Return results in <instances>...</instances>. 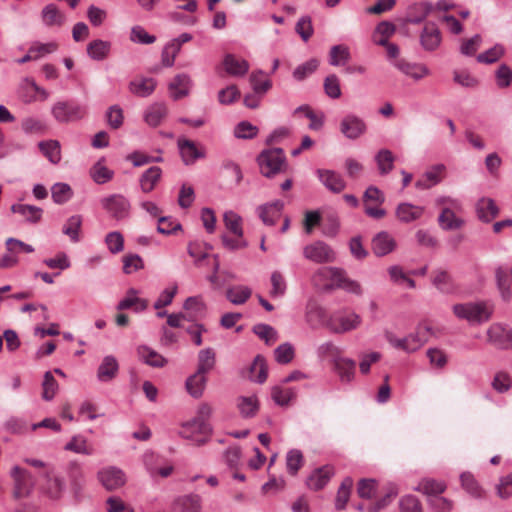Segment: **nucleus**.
<instances>
[{
	"label": "nucleus",
	"instance_id": "obj_53",
	"mask_svg": "<svg viewBox=\"0 0 512 512\" xmlns=\"http://www.w3.org/2000/svg\"><path fill=\"white\" fill-rule=\"evenodd\" d=\"M249 378L257 383H263L267 379V367L265 359L257 355L250 366Z\"/></svg>",
	"mask_w": 512,
	"mask_h": 512
},
{
	"label": "nucleus",
	"instance_id": "obj_56",
	"mask_svg": "<svg viewBox=\"0 0 512 512\" xmlns=\"http://www.w3.org/2000/svg\"><path fill=\"white\" fill-rule=\"evenodd\" d=\"M224 223L227 230H229L236 237L243 236L242 218L234 211H226L224 213Z\"/></svg>",
	"mask_w": 512,
	"mask_h": 512
},
{
	"label": "nucleus",
	"instance_id": "obj_8",
	"mask_svg": "<svg viewBox=\"0 0 512 512\" xmlns=\"http://www.w3.org/2000/svg\"><path fill=\"white\" fill-rule=\"evenodd\" d=\"M303 256L305 259L317 263L326 264L336 260V252L324 241L316 240L303 247Z\"/></svg>",
	"mask_w": 512,
	"mask_h": 512
},
{
	"label": "nucleus",
	"instance_id": "obj_23",
	"mask_svg": "<svg viewBox=\"0 0 512 512\" xmlns=\"http://www.w3.org/2000/svg\"><path fill=\"white\" fill-rule=\"evenodd\" d=\"M284 203L280 200L266 203L257 208V213L265 225L273 226L280 218Z\"/></svg>",
	"mask_w": 512,
	"mask_h": 512
},
{
	"label": "nucleus",
	"instance_id": "obj_60",
	"mask_svg": "<svg viewBox=\"0 0 512 512\" xmlns=\"http://www.w3.org/2000/svg\"><path fill=\"white\" fill-rule=\"evenodd\" d=\"M462 487L469 493L472 497L481 498L483 496V490L475 480L472 474L470 473H462L460 476Z\"/></svg>",
	"mask_w": 512,
	"mask_h": 512
},
{
	"label": "nucleus",
	"instance_id": "obj_9",
	"mask_svg": "<svg viewBox=\"0 0 512 512\" xmlns=\"http://www.w3.org/2000/svg\"><path fill=\"white\" fill-rule=\"evenodd\" d=\"M40 477L45 480L42 491L47 497L58 500L63 496L66 490V482L61 475L55 473L54 468L43 471Z\"/></svg>",
	"mask_w": 512,
	"mask_h": 512
},
{
	"label": "nucleus",
	"instance_id": "obj_36",
	"mask_svg": "<svg viewBox=\"0 0 512 512\" xmlns=\"http://www.w3.org/2000/svg\"><path fill=\"white\" fill-rule=\"evenodd\" d=\"M167 115V107L163 103H153L144 112L145 122L151 126H158Z\"/></svg>",
	"mask_w": 512,
	"mask_h": 512
},
{
	"label": "nucleus",
	"instance_id": "obj_18",
	"mask_svg": "<svg viewBox=\"0 0 512 512\" xmlns=\"http://www.w3.org/2000/svg\"><path fill=\"white\" fill-rule=\"evenodd\" d=\"M202 498L198 494H187L176 498L171 512H201Z\"/></svg>",
	"mask_w": 512,
	"mask_h": 512
},
{
	"label": "nucleus",
	"instance_id": "obj_2",
	"mask_svg": "<svg viewBox=\"0 0 512 512\" xmlns=\"http://www.w3.org/2000/svg\"><path fill=\"white\" fill-rule=\"evenodd\" d=\"M452 310L457 318L477 324L487 322L493 314L492 305L486 302L455 304Z\"/></svg>",
	"mask_w": 512,
	"mask_h": 512
},
{
	"label": "nucleus",
	"instance_id": "obj_34",
	"mask_svg": "<svg viewBox=\"0 0 512 512\" xmlns=\"http://www.w3.org/2000/svg\"><path fill=\"white\" fill-rule=\"evenodd\" d=\"M446 488L447 486L443 481H438L432 478H424L418 483L416 487H414V490L421 492L430 498L441 495L446 490Z\"/></svg>",
	"mask_w": 512,
	"mask_h": 512
},
{
	"label": "nucleus",
	"instance_id": "obj_26",
	"mask_svg": "<svg viewBox=\"0 0 512 512\" xmlns=\"http://www.w3.org/2000/svg\"><path fill=\"white\" fill-rule=\"evenodd\" d=\"M397 219L402 223H411L420 219L424 214V207L409 202L400 203L395 211Z\"/></svg>",
	"mask_w": 512,
	"mask_h": 512
},
{
	"label": "nucleus",
	"instance_id": "obj_5",
	"mask_svg": "<svg viewBox=\"0 0 512 512\" xmlns=\"http://www.w3.org/2000/svg\"><path fill=\"white\" fill-rule=\"evenodd\" d=\"M51 114L55 121L66 124L84 118L86 108L73 101H57L51 107Z\"/></svg>",
	"mask_w": 512,
	"mask_h": 512
},
{
	"label": "nucleus",
	"instance_id": "obj_38",
	"mask_svg": "<svg viewBox=\"0 0 512 512\" xmlns=\"http://www.w3.org/2000/svg\"><path fill=\"white\" fill-rule=\"evenodd\" d=\"M64 449L82 455H93L95 453L94 447L82 435L73 436L71 440L66 443Z\"/></svg>",
	"mask_w": 512,
	"mask_h": 512
},
{
	"label": "nucleus",
	"instance_id": "obj_40",
	"mask_svg": "<svg viewBox=\"0 0 512 512\" xmlns=\"http://www.w3.org/2000/svg\"><path fill=\"white\" fill-rule=\"evenodd\" d=\"M207 378L205 374L196 371L186 380V389L194 398H200L203 395Z\"/></svg>",
	"mask_w": 512,
	"mask_h": 512
},
{
	"label": "nucleus",
	"instance_id": "obj_52",
	"mask_svg": "<svg viewBox=\"0 0 512 512\" xmlns=\"http://www.w3.org/2000/svg\"><path fill=\"white\" fill-rule=\"evenodd\" d=\"M431 5L427 2H420L411 5L408 9V21L418 24L423 21L431 12Z\"/></svg>",
	"mask_w": 512,
	"mask_h": 512
},
{
	"label": "nucleus",
	"instance_id": "obj_57",
	"mask_svg": "<svg viewBox=\"0 0 512 512\" xmlns=\"http://www.w3.org/2000/svg\"><path fill=\"white\" fill-rule=\"evenodd\" d=\"M67 472L72 489L78 491L84 483V474L81 465L76 461H71L68 464Z\"/></svg>",
	"mask_w": 512,
	"mask_h": 512
},
{
	"label": "nucleus",
	"instance_id": "obj_63",
	"mask_svg": "<svg viewBox=\"0 0 512 512\" xmlns=\"http://www.w3.org/2000/svg\"><path fill=\"white\" fill-rule=\"evenodd\" d=\"M400 512H423L420 500L414 495H405L399 501Z\"/></svg>",
	"mask_w": 512,
	"mask_h": 512
},
{
	"label": "nucleus",
	"instance_id": "obj_6",
	"mask_svg": "<svg viewBox=\"0 0 512 512\" xmlns=\"http://www.w3.org/2000/svg\"><path fill=\"white\" fill-rule=\"evenodd\" d=\"M100 204L113 219L121 221L130 216L131 204L122 194H111L101 198Z\"/></svg>",
	"mask_w": 512,
	"mask_h": 512
},
{
	"label": "nucleus",
	"instance_id": "obj_59",
	"mask_svg": "<svg viewBox=\"0 0 512 512\" xmlns=\"http://www.w3.org/2000/svg\"><path fill=\"white\" fill-rule=\"evenodd\" d=\"M92 179L97 184H104L108 181H110L113 178V171L108 169L104 164L103 161H98L90 171Z\"/></svg>",
	"mask_w": 512,
	"mask_h": 512
},
{
	"label": "nucleus",
	"instance_id": "obj_45",
	"mask_svg": "<svg viewBox=\"0 0 512 512\" xmlns=\"http://www.w3.org/2000/svg\"><path fill=\"white\" fill-rule=\"evenodd\" d=\"M82 226V217L80 215H72L69 217L63 225L62 232L73 243L80 241V230Z\"/></svg>",
	"mask_w": 512,
	"mask_h": 512
},
{
	"label": "nucleus",
	"instance_id": "obj_50",
	"mask_svg": "<svg viewBox=\"0 0 512 512\" xmlns=\"http://www.w3.org/2000/svg\"><path fill=\"white\" fill-rule=\"evenodd\" d=\"M161 169L157 166L150 167L141 176L140 186L143 192H151L161 177Z\"/></svg>",
	"mask_w": 512,
	"mask_h": 512
},
{
	"label": "nucleus",
	"instance_id": "obj_4",
	"mask_svg": "<svg viewBox=\"0 0 512 512\" xmlns=\"http://www.w3.org/2000/svg\"><path fill=\"white\" fill-rule=\"evenodd\" d=\"M257 161L261 174L265 177H272L281 172L286 158L281 148H271L262 151Z\"/></svg>",
	"mask_w": 512,
	"mask_h": 512
},
{
	"label": "nucleus",
	"instance_id": "obj_41",
	"mask_svg": "<svg viewBox=\"0 0 512 512\" xmlns=\"http://www.w3.org/2000/svg\"><path fill=\"white\" fill-rule=\"evenodd\" d=\"M351 59V53L348 46L338 44L331 47L329 52V64L331 66H343Z\"/></svg>",
	"mask_w": 512,
	"mask_h": 512
},
{
	"label": "nucleus",
	"instance_id": "obj_11",
	"mask_svg": "<svg viewBox=\"0 0 512 512\" xmlns=\"http://www.w3.org/2000/svg\"><path fill=\"white\" fill-rule=\"evenodd\" d=\"M487 341L499 349L512 348V328L503 323H493L487 330Z\"/></svg>",
	"mask_w": 512,
	"mask_h": 512
},
{
	"label": "nucleus",
	"instance_id": "obj_20",
	"mask_svg": "<svg viewBox=\"0 0 512 512\" xmlns=\"http://www.w3.org/2000/svg\"><path fill=\"white\" fill-rule=\"evenodd\" d=\"M445 170L444 164L432 166L415 182V187L425 190L437 185L442 181Z\"/></svg>",
	"mask_w": 512,
	"mask_h": 512
},
{
	"label": "nucleus",
	"instance_id": "obj_49",
	"mask_svg": "<svg viewBox=\"0 0 512 512\" xmlns=\"http://www.w3.org/2000/svg\"><path fill=\"white\" fill-rule=\"evenodd\" d=\"M297 394L296 389L284 386H275L272 388L271 396L277 405L285 406L295 399Z\"/></svg>",
	"mask_w": 512,
	"mask_h": 512
},
{
	"label": "nucleus",
	"instance_id": "obj_43",
	"mask_svg": "<svg viewBox=\"0 0 512 512\" xmlns=\"http://www.w3.org/2000/svg\"><path fill=\"white\" fill-rule=\"evenodd\" d=\"M38 147L43 155L53 164L61 160V146L57 140H47L38 143Z\"/></svg>",
	"mask_w": 512,
	"mask_h": 512
},
{
	"label": "nucleus",
	"instance_id": "obj_28",
	"mask_svg": "<svg viewBox=\"0 0 512 512\" xmlns=\"http://www.w3.org/2000/svg\"><path fill=\"white\" fill-rule=\"evenodd\" d=\"M396 247L394 238L387 232L378 233L372 240V250L376 256H385Z\"/></svg>",
	"mask_w": 512,
	"mask_h": 512
},
{
	"label": "nucleus",
	"instance_id": "obj_32",
	"mask_svg": "<svg viewBox=\"0 0 512 512\" xmlns=\"http://www.w3.org/2000/svg\"><path fill=\"white\" fill-rule=\"evenodd\" d=\"M13 213L20 214L26 222L31 224L38 223L43 214V210L40 207L28 204H13L11 206Z\"/></svg>",
	"mask_w": 512,
	"mask_h": 512
},
{
	"label": "nucleus",
	"instance_id": "obj_27",
	"mask_svg": "<svg viewBox=\"0 0 512 512\" xmlns=\"http://www.w3.org/2000/svg\"><path fill=\"white\" fill-rule=\"evenodd\" d=\"M475 208L477 217L484 223L491 222L499 213V208L495 201L488 197L480 198Z\"/></svg>",
	"mask_w": 512,
	"mask_h": 512
},
{
	"label": "nucleus",
	"instance_id": "obj_7",
	"mask_svg": "<svg viewBox=\"0 0 512 512\" xmlns=\"http://www.w3.org/2000/svg\"><path fill=\"white\" fill-rule=\"evenodd\" d=\"M10 476L14 482L13 497L15 499L29 497L36 484L34 476L28 470L19 466L12 467Z\"/></svg>",
	"mask_w": 512,
	"mask_h": 512
},
{
	"label": "nucleus",
	"instance_id": "obj_1",
	"mask_svg": "<svg viewBox=\"0 0 512 512\" xmlns=\"http://www.w3.org/2000/svg\"><path fill=\"white\" fill-rule=\"evenodd\" d=\"M317 353L320 358L329 360L341 383H350L354 380L356 362L344 356L340 347L333 342H326L318 347Z\"/></svg>",
	"mask_w": 512,
	"mask_h": 512
},
{
	"label": "nucleus",
	"instance_id": "obj_61",
	"mask_svg": "<svg viewBox=\"0 0 512 512\" xmlns=\"http://www.w3.org/2000/svg\"><path fill=\"white\" fill-rule=\"evenodd\" d=\"M253 332L262 340L265 341L266 344L272 345L278 339L277 331L270 325L267 324H257L253 327Z\"/></svg>",
	"mask_w": 512,
	"mask_h": 512
},
{
	"label": "nucleus",
	"instance_id": "obj_10",
	"mask_svg": "<svg viewBox=\"0 0 512 512\" xmlns=\"http://www.w3.org/2000/svg\"><path fill=\"white\" fill-rule=\"evenodd\" d=\"M339 130L345 138L356 140L366 133L367 125L361 117L349 113L340 120Z\"/></svg>",
	"mask_w": 512,
	"mask_h": 512
},
{
	"label": "nucleus",
	"instance_id": "obj_62",
	"mask_svg": "<svg viewBox=\"0 0 512 512\" xmlns=\"http://www.w3.org/2000/svg\"><path fill=\"white\" fill-rule=\"evenodd\" d=\"M319 66V61L315 58H312L301 65L297 66L293 71V77L297 81H302L306 77L310 76L312 73L316 71Z\"/></svg>",
	"mask_w": 512,
	"mask_h": 512
},
{
	"label": "nucleus",
	"instance_id": "obj_17",
	"mask_svg": "<svg viewBox=\"0 0 512 512\" xmlns=\"http://www.w3.org/2000/svg\"><path fill=\"white\" fill-rule=\"evenodd\" d=\"M98 479L107 490H115L123 486L126 481L123 471L113 466L100 470Z\"/></svg>",
	"mask_w": 512,
	"mask_h": 512
},
{
	"label": "nucleus",
	"instance_id": "obj_54",
	"mask_svg": "<svg viewBox=\"0 0 512 512\" xmlns=\"http://www.w3.org/2000/svg\"><path fill=\"white\" fill-rule=\"evenodd\" d=\"M51 196L56 204H64L72 198L73 191L67 183L59 182L52 186Z\"/></svg>",
	"mask_w": 512,
	"mask_h": 512
},
{
	"label": "nucleus",
	"instance_id": "obj_21",
	"mask_svg": "<svg viewBox=\"0 0 512 512\" xmlns=\"http://www.w3.org/2000/svg\"><path fill=\"white\" fill-rule=\"evenodd\" d=\"M334 475V468L330 465H325L315 469L307 478L306 484L311 490H321L330 481Z\"/></svg>",
	"mask_w": 512,
	"mask_h": 512
},
{
	"label": "nucleus",
	"instance_id": "obj_42",
	"mask_svg": "<svg viewBox=\"0 0 512 512\" xmlns=\"http://www.w3.org/2000/svg\"><path fill=\"white\" fill-rule=\"evenodd\" d=\"M110 49V42L97 39L87 45V54L91 59L101 61L108 56Z\"/></svg>",
	"mask_w": 512,
	"mask_h": 512
},
{
	"label": "nucleus",
	"instance_id": "obj_48",
	"mask_svg": "<svg viewBox=\"0 0 512 512\" xmlns=\"http://www.w3.org/2000/svg\"><path fill=\"white\" fill-rule=\"evenodd\" d=\"M216 363V354L212 348H205L198 353L197 371L206 375L210 372Z\"/></svg>",
	"mask_w": 512,
	"mask_h": 512
},
{
	"label": "nucleus",
	"instance_id": "obj_33",
	"mask_svg": "<svg viewBox=\"0 0 512 512\" xmlns=\"http://www.w3.org/2000/svg\"><path fill=\"white\" fill-rule=\"evenodd\" d=\"M315 277H322L324 279H329L332 281V285L337 287V288H343L346 280H347V276H346V272L341 269V268H338V267H323V268H320L316 274H315Z\"/></svg>",
	"mask_w": 512,
	"mask_h": 512
},
{
	"label": "nucleus",
	"instance_id": "obj_19",
	"mask_svg": "<svg viewBox=\"0 0 512 512\" xmlns=\"http://www.w3.org/2000/svg\"><path fill=\"white\" fill-rule=\"evenodd\" d=\"M178 148L183 162L186 165L195 163L197 159L205 157V151L198 147L195 142L188 139H178Z\"/></svg>",
	"mask_w": 512,
	"mask_h": 512
},
{
	"label": "nucleus",
	"instance_id": "obj_29",
	"mask_svg": "<svg viewBox=\"0 0 512 512\" xmlns=\"http://www.w3.org/2000/svg\"><path fill=\"white\" fill-rule=\"evenodd\" d=\"M137 354L142 362L154 368L164 367L167 363L161 354L146 345H140L137 348Z\"/></svg>",
	"mask_w": 512,
	"mask_h": 512
},
{
	"label": "nucleus",
	"instance_id": "obj_31",
	"mask_svg": "<svg viewBox=\"0 0 512 512\" xmlns=\"http://www.w3.org/2000/svg\"><path fill=\"white\" fill-rule=\"evenodd\" d=\"M148 307V301L137 296L135 289H129L126 296L118 303V310L133 308L135 312H141Z\"/></svg>",
	"mask_w": 512,
	"mask_h": 512
},
{
	"label": "nucleus",
	"instance_id": "obj_3",
	"mask_svg": "<svg viewBox=\"0 0 512 512\" xmlns=\"http://www.w3.org/2000/svg\"><path fill=\"white\" fill-rule=\"evenodd\" d=\"M362 318L350 309L335 311L327 320V328L336 334H344L360 327Z\"/></svg>",
	"mask_w": 512,
	"mask_h": 512
},
{
	"label": "nucleus",
	"instance_id": "obj_46",
	"mask_svg": "<svg viewBox=\"0 0 512 512\" xmlns=\"http://www.w3.org/2000/svg\"><path fill=\"white\" fill-rule=\"evenodd\" d=\"M237 406L240 414L245 418H249L257 413L259 402L255 395L240 396L237 400Z\"/></svg>",
	"mask_w": 512,
	"mask_h": 512
},
{
	"label": "nucleus",
	"instance_id": "obj_55",
	"mask_svg": "<svg viewBox=\"0 0 512 512\" xmlns=\"http://www.w3.org/2000/svg\"><path fill=\"white\" fill-rule=\"evenodd\" d=\"M353 486V480L347 477L341 483L335 500V508L337 510H343L350 498L351 488Z\"/></svg>",
	"mask_w": 512,
	"mask_h": 512
},
{
	"label": "nucleus",
	"instance_id": "obj_25",
	"mask_svg": "<svg viewBox=\"0 0 512 512\" xmlns=\"http://www.w3.org/2000/svg\"><path fill=\"white\" fill-rule=\"evenodd\" d=\"M157 86V81L151 77H136L129 83V91L137 97L150 96Z\"/></svg>",
	"mask_w": 512,
	"mask_h": 512
},
{
	"label": "nucleus",
	"instance_id": "obj_30",
	"mask_svg": "<svg viewBox=\"0 0 512 512\" xmlns=\"http://www.w3.org/2000/svg\"><path fill=\"white\" fill-rule=\"evenodd\" d=\"M432 284L443 294H451L456 290V286L451 275L442 269H438L433 272Z\"/></svg>",
	"mask_w": 512,
	"mask_h": 512
},
{
	"label": "nucleus",
	"instance_id": "obj_47",
	"mask_svg": "<svg viewBox=\"0 0 512 512\" xmlns=\"http://www.w3.org/2000/svg\"><path fill=\"white\" fill-rule=\"evenodd\" d=\"M395 157L388 149H381L375 155V162L381 175H387L393 170Z\"/></svg>",
	"mask_w": 512,
	"mask_h": 512
},
{
	"label": "nucleus",
	"instance_id": "obj_12",
	"mask_svg": "<svg viewBox=\"0 0 512 512\" xmlns=\"http://www.w3.org/2000/svg\"><path fill=\"white\" fill-rule=\"evenodd\" d=\"M385 339L394 348L407 353L415 352L424 345L415 332L410 333L404 338H398L393 332L386 331Z\"/></svg>",
	"mask_w": 512,
	"mask_h": 512
},
{
	"label": "nucleus",
	"instance_id": "obj_35",
	"mask_svg": "<svg viewBox=\"0 0 512 512\" xmlns=\"http://www.w3.org/2000/svg\"><path fill=\"white\" fill-rule=\"evenodd\" d=\"M212 431H203L197 426L191 425V420L183 424L180 435L195 442L196 445L206 443Z\"/></svg>",
	"mask_w": 512,
	"mask_h": 512
},
{
	"label": "nucleus",
	"instance_id": "obj_51",
	"mask_svg": "<svg viewBox=\"0 0 512 512\" xmlns=\"http://www.w3.org/2000/svg\"><path fill=\"white\" fill-rule=\"evenodd\" d=\"M212 411V407L209 404H201L198 408L196 417L191 420V425L197 426L203 431H212V428L208 423V419L211 417Z\"/></svg>",
	"mask_w": 512,
	"mask_h": 512
},
{
	"label": "nucleus",
	"instance_id": "obj_22",
	"mask_svg": "<svg viewBox=\"0 0 512 512\" xmlns=\"http://www.w3.org/2000/svg\"><path fill=\"white\" fill-rule=\"evenodd\" d=\"M192 79L187 73L177 74L169 83L168 89L174 100H179L187 96L192 87Z\"/></svg>",
	"mask_w": 512,
	"mask_h": 512
},
{
	"label": "nucleus",
	"instance_id": "obj_39",
	"mask_svg": "<svg viewBox=\"0 0 512 512\" xmlns=\"http://www.w3.org/2000/svg\"><path fill=\"white\" fill-rule=\"evenodd\" d=\"M252 290L248 286L234 285L226 290V298L234 305H242L251 297Z\"/></svg>",
	"mask_w": 512,
	"mask_h": 512
},
{
	"label": "nucleus",
	"instance_id": "obj_44",
	"mask_svg": "<svg viewBox=\"0 0 512 512\" xmlns=\"http://www.w3.org/2000/svg\"><path fill=\"white\" fill-rule=\"evenodd\" d=\"M454 211L455 210H451L450 207H444L439 215L438 221L444 230L459 229L464 224V221L461 218H458Z\"/></svg>",
	"mask_w": 512,
	"mask_h": 512
},
{
	"label": "nucleus",
	"instance_id": "obj_14",
	"mask_svg": "<svg viewBox=\"0 0 512 512\" xmlns=\"http://www.w3.org/2000/svg\"><path fill=\"white\" fill-rule=\"evenodd\" d=\"M394 66L415 81H420L431 74V70L425 64L409 62L405 59L396 60Z\"/></svg>",
	"mask_w": 512,
	"mask_h": 512
},
{
	"label": "nucleus",
	"instance_id": "obj_13",
	"mask_svg": "<svg viewBox=\"0 0 512 512\" xmlns=\"http://www.w3.org/2000/svg\"><path fill=\"white\" fill-rule=\"evenodd\" d=\"M421 47L427 52L437 50L442 42V34L435 23L428 22L420 33Z\"/></svg>",
	"mask_w": 512,
	"mask_h": 512
},
{
	"label": "nucleus",
	"instance_id": "obj_16",
	"mask_svg": "<svg viewBox=\"0 0 512 512\" xmlns=\"http://www.w3.org/2000/svg\"><path fill=\"white\" fill-rule=\"evenodd\" d=\"M42 24L47 28H60L66 23V15L57 5L49 3L43 7L40 13Z\"/></svg>",
	"mask_w": 512,
	"mask_h": 512
},
{
	"label": "nucleus",
	"instance_id": "obj_58",
	"mask_svg": "<svg viewBox=\"0 0 512 512\" xmlns=\"http://www.w3.org/2000/svg\"><path fill=\"white\" fill-rule=\"evenodd\" d=\"M304 457L300 450L291 449L286 455V467L290 475H296L303 466Z\"/></svg>",
	"mask_w": 512,
	"mask_h": 512
},
{
	"label": "nucleus",
	"instance_id": "obj_37",
	"mask_svg": "<svg viewBox=\"0 0 512 512\" xmlns=\"http://www.w3.org/2000/svg\"><path fill=\"white\" fill-rule=\"evenodd\" d=\"M223 65L227 73L233 76H243L249 69V64L246 60L236 58L232 54L225 56Z\"/></svg>",
	"mask_w": 512,
	"mask_h": 512
},
{
	"label": "nucleus",
	"instance_id": "obj_24",
	"mask_svg": "<svg viewBox=\"0 0 512 512\" xmlns=\"http://www.w3.org/2000/svg\"><path fill=\"white\" fill-rule=\"evenodd\" d=\"M119 363L113 355H107L102 359L97 369V379L102 383L112 381L118 374Z\"/></svg>",
	"mask_w": 512,
	"mask_h": 512
},
{
	"label": "nucleus",
	"instance_id": "obj_15",
	"mask_svg": "<svg viewBox=\"0 0 512 512\" xmlns=\"http://www.w3.org/2000/svg\"><path fill=\"white\" fill-rule=\"evenodd\" d=\"M316 175L323 186L333 193H340L346 188L343 177L330 169H317Z\"/></svg>",
	"mask_w": 512,
	"mask_h": 512
},
{
	"label": "nucleus",
	"instance_id": "obj_64",
	"mask_svg": "<svg viewBox=\"0 0 512 512\" xmlns=\"http://www.w3.org/2000/svg\"><path fill=\"white\" fill-rule=\"evenodd\" d=\"M428 505L434 512H451L454 503L448 498L437 495L428 498Z\"/></svg>",
	"mask_w": 512,
	"mask_h": 512
}]
</instances>
